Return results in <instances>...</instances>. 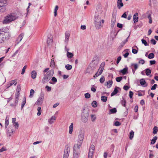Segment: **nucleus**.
Instances as JSON below:
<instances>
[{
  "label": "nucleus",
  "instance_id": "393cba45",
  "mask_svg": "<svg viewBox=\"0 0 158 158\" xmlns=\"http://www.w3.org/2000/svg\"><path fill=\"white\" fill-rule=\"evenodd\" d=\"M37 74V73L35 71H32L31 73V78L34 79H35L36 78Z\"/></svg>",
  "mask_w": 158,
  "mask_h": 158
},
{
  "label": "nucleus",
  "instance_id": "9b49d317",
  "mask_svg": "<svg viewBox=\"0 0 158 158\" xmlns=\"http://www.w3.org/2000/svg\"><path fill=\"white\" fill-rule=\"evenodd\" d=\"M105 64V62H103L101 63L100 65V67L98 71V72H99V73L100 74V75H101L102 73L103 70L104 68Z\"/></svg>",
  "mask_w": 158,
  "mask_h": 158
},
{
  "label": "nucleus",
  "instance_id": "5701e85b",
  "mask_svg": "<svg viewBox=\"0 0 158 158\" xmlns=\"http://www.w3.org/2000/svg\"><path fill=\"white\" fill-rule=\"evenodd\" d=\"M65 39L64 40L65 43L67 44L69 40L70 34L69 33H66L65 34Z\"/></svg>",
  "mask_w": 158,
  "mask_h": 158
},
{
  "label": "nucleus",
  "instance_id": "a878e982",
  "mask_svg": "<svg viewBox=\"0 0 158 158\" xmlns=\"http://www.w3.org/2000/svg\"><path fill=\"white\" fill-rule=\"evenodd\" d=\"M3 36V33H1L0 30V44L4 42L5 40Z\"/></svg>",
  "mask_w": 158,
  "mask_h": 158
},
{
  "label": "nucleus",
  "instance_id": "680f3d73",
  "mask_svg": "<svg viewBox=\"0 0 158 158\" xmlns=\"http://www.w3.org/2000/svg\"><path fill=\"white\" fill-rule=\"evenodd\" d=\"M16 90L18 92H19L20 91V90H21V86H20V85H18L17 86Z\"/></svg>",
  "mask_w": 158,
  "mask_h": 158
},
{
  "label": "nucleus",
  "instance_id": "4c0bfd02",
  "mask_svg": "<svg viewBox=\"0 0 158 158\" xmlns=\"http://www.w3.org/2000/svg\"><path fill=\"white\" fill-rule=\"evenodd\" d=\"M65 68L67 70H69L72 69V66L71 65L68 64L65 65Z\"/></svg>",
  "mask_w": 158,
  "mask_h": 158
},
{
  "label": "nucleus",
  "instance_id": "2f4dec72",
  "mask_svg": "<svg viewBox=\"0 0 158 158\" xmlns=\"http://www.w3.org/2000/svg\"><path fill=\"white\" fill-rule=\"evenodd\" d=\"M129 36V35L127 37V38L124 41H123L121 43L120 46L121 47H123L124 45V44H126V43L127 42L128 39V38Z\"/></svg>",
  "mask_w": 158,
  "mask_h": 158
},
{
  "label": "nucleus",
  "instance_id": "a18cd8bd",
  "mask_svg": "<svg viewBox=\"0 0 158 158\" xmlns=\"http://www.w3.org/2000/svg\"><path fill=\"white\" fill-rule=\"evenodd\" d=\"M154 57V55L153 53H150L148 55V57L149 59L153 58Z\"/></svg>",
  "mask_w": 158,
  "mask_h": 158
},
{
  "label": "nucleus",
  "instance_id": "c03bdc74",
  "mask_svg": "<svg viewBox=\"0 0 158 158\" xmlns=\"http://www.w3.org/2000/svg\"><path fill=\"white\" fill-rule=\"evenodd\" d=\"M38 113L37 115L38 116H40L41 113V109L40 107H38L37 108Z\"/></svg>",
  "mask_w": 158,
  "mask_h": 158
},
{
  "label": "nucleus",
  "instance_id": "b1692460",
  "mask_svg": "<svg viewBox=\"0 0 158 158\" xmlns=\"http://www.w3.org/2000/svg\"><path fill=\"white\" fill-rule=\"evenodd\" d=\"M113 82L112 80H109L106 82L105 85L106 86L107 88H110L113 83Z\"/></svg>",
  "mask_w": 158,
  "mask_h": 158
},
{
  "label": "nucleus",
  "instance_id": "4be33fe9",
  "mask_svg": "<svg viewBox=\"0 0 158 158\" xmlns=\"http://www.w3.org/2000/svg\"><path fill=\"white\" fill-rule=\"evenodd\" d=\"M119 89V88L115 86L114 91L111 93V96H113L114 95H115L116 94H117L118 92V89Z\"/></svg>",
  "mask_w": 158,
  "mask_h": 158
},
{
  "label": "nucleus",
  "instance_id": "bb28decb",
  "mask_svg": "<svg viewBox=\"0 0 158 158\" xmlns=\"http://www.w3.org/2000/svg\"><path fill=\"white\" fill-rule=\"evenodd\" d=\"M7 1L6 0H0V6H5L7 4Z\"/></svg>",
  "mask_w": 158,
  "mask_h": 158
},
{
  "label": "nucleus",
  "instance_id": "8fccbe9b",
  "mask_svg": "<svg viewBox=\"0 0 158 158\" xmlns=\"http://www.w3.org/2000/svg\"><path fill=\"white\" fill-rule=\"evenodd\" d=\"M90 116L91 118V120L92 122H94L96 119V117L95 115L91 114Z\"/></svg>",
  "mask_w": 158,
  "mask_h": 158
},
{
  "label": "nucleus",
  "instance_id": "864d4df0",
  "mask_svg": "<svg viewBox=\"0 0 158 158\" xmlns=\"http://www.w3.org/2000/svg\"><path fill=\"white\" fill-rule=\"evenodd\" d=\"M123 78L122 77H117L116 79V81L118 82H120L122 80Z\"/></svg>",
  "mask_w": 158,
  "mask_h": 158
},
{
  "label": "nucleus",
  "instance_id": "e433bc0d",
  "mask_svg": "<svg viewBox=\"0 0 158 158\" xmlns=\"http://www.w3.org/2000/svg\"><path fill=\"white\" fill-rule=\"evenodd\" d=\"M52 81L53 82V83L50 82V83L52 84L55 83L57 81L56 78L55 77H53L52 78Z\"/></svg>",
  "mask_w": 158,
  "mask_h": 158
},
{
  "label": "nucleus",
  "instance_id": "473e14b6",
  "mask_svg": "<svg viewBox=\"0 0 158 158\" xmlns=\"http://www.w3.org/2000/svg\"><path fill=\"white\" fill-rule=\"evenodd\" d=\"M153 133L154 134H156L158 131V127H157L156 126H155L153 129Z\"/></svg>",
  "mask_w": 158,
  "mask_h": 158
},
{
  "label": "nucleus",
  "instance_id": "1a4fd4ad",
  "mask_svg": "<svg viewBox=\"0 0 158 158\" xmlns=\"http://www.w3.org/2000/svg\"><path fill=\"white\" fill-rule=\"evenodd\" d=\"M88 114H85L82 115L81 120L84 123H86L88 119Z\"/></svg>",
  "mask_w": 158,
  "mask_h": 158
},
{
  "label": "nucleus",
  "instance_id": "a19ab883",
  "mask_svg": "<svg viewBox=\"0 0 158 158\" xmlns=\"http://www.w3.org/2000/svg\"><path fill=\"white\" fill-rule=\"evenodd\" d=\"M35 93L34 90L33 89H31L30 90V94L29 95V97L30 98H32L33 97V94Z\"/></svg>",
  "mask_w": 158,
  "mask_h": 158
},
{
  "label": "nucleus",
  "instance_id": "7ed1b4c3",
  "mask_svg": "<svg viewBox=\"0 0 158 158\" xmlns=\"http://www.w3.org/2000/svg\"><path fill=\"white\" fill-rule=\"evenodd\" d=\"M84 132L82 131H80L78 135V143L77 144V148L78 149L80 148V146L81 145L83 140L84 138Z\"/></svg>",
  "mask_w": 158,
  "mask_h": 158
},
{
  "label": "nucleus",
  "instance_id": "39448f33",
  "mask_svg": "<svg viewBox=\"0 0 158 158\" xmlns=\"http://www.w3.org/2000/svg\"><path fill=\"white\" fill-rule=\"evenodd\" d=\"M95 149V146L94 145H91L90 148L89 149V151L88 154V158H92V156Z\"/></svg>",
  "mask_w": 158,
  "mask_h": 158
},
{
  "label": "nucleus",
  "instance_id": "2eb2a0df",
  "mask_svg": "<svg viewBox=\"0 0 158 158\" xmlns=\"http://www.w3.org/2000/svg\"><path fill=\"white\" fill-rule=\"evenodd\" d=\"M47 43L48 46H51L53 43L52 37L50 35L47 39Z\"/></svg>",
  "mask_w": 158,
  "mask_h": 158
},
{
  "label": "nucleus",
  "instance_id": "6e6d98bb",
  "mask_svg": "<svg viewBox=\"0 0 158 158\" xmlns=\"http://www.w3.org/2000/svg\"><path fill=\"white\" fill-rule=\"evenodd\" d=\"M13 124L14 126L15 127V128L17 129L18 128L19 125L18 122H15Z\"/></svg>",
  "mask_w": 158,
  "mask_h": 158
},
{
  "label": "nucleus",
  "instance_id": "9d476101",
  "mask_svg": "<svg viewBox=\"0 0 158 158\" xmlns=\"http://www.w3.org/2000/svg\"><path fill=\"white\" fill-rule=\"evenodd\" d=\"M17 83V80H14L10 81L8 84L7 85V88H9L10 87L14 85H16Z\"/></svg>",
  "mask_w": 158,
  "mask_h": 158
},
{
  "label": "nucleus",
  "instance_id": "79ce46f5",
  "mask_svg": "<svg viewBox=\"0 0 158 158\" xmlns=\"http://www.w3.org/2000/svg\"><path fill=\"white\" fill-rule=\"evenodd\" d=\"M92 106L93 107H96L97 106V103L96 101H94L92 103Z\"/></svg>",
  "mask_w": 158,
  "mask_h": 158
},
{
  "label": "nucleus",
  "instance_id": "dca6fc26",
  "mask_svg": "<svg viewBox=\"0 0 158 158\" xmlns=\"http://www.w3.org/2000/svg\"><path fill=\"white\" fill-rule=\"evenodd\" d=\"M139 16L137 13H135L133 15L134 23H136L138 21Z\"/></svg>",
  "mask_w": 158,
  "mask_h": 158
},
{
  "label": "nucleus",
  "instance_id": "0e129e2a",
  "mask_svg": "<svg viewBox=\"0 0 158 158\" xmlns=\"http://www.w3.org/2000/svg\"><path fill=\"white\" fill-rule=\"evenodd\" d=\"M150 41H151V43L152 44H153V45H155L156 44V41L154 39H151V40Z\"/></svg>",
  "mask_w": 158,
  "mask_h": 158
},
{
  "label": "nucleus",
  "instance_id": "20e7f679",
  "mask_svg": "<svg viewBox=\"0 0 158 158\" xmlns=\"http://www.w3.org/2000/svg\"><path fill=\"white\" fill-rule=\"evenodd\" d=\"M95 22V25L96 29H99L102 27L104 20L102 19L100 21H97Z\"/></svg>",
  "mask_w": 158,
  "mask_h": 158
},
{
  "label": "nucleus",
  "instance_id": "f3484780",
  "mask_svg": "<svg viewBox=\"0 0 158 158\" xmlns=\"http://www.w3.org/2000/svg\"><path fill=\"white\" fill-rule=\"evenodd\" d=\"M116 16H113L112 17L111 19V27L113 28L114 26V24L116 22Z\"/></svg>",
  "mask_w": 158,
  "mask_h": 158
},
{
  "label": "nucleus",
  "instance_id": "6e6552de",
  "mask_svg": "<svg viewBox=\"0 0 158 158\" xmlns=\"http://www.w3.org/2000/svg\"><path fill=\"white\" fill-rule=\"evenodd\" d=\"M5 41L6 40H8L9 39L10 37V33L8 32H5L3 33V36Z\"/></svg>",
  "mask_w": 158,
  "mask_h": 158
},
{
  "label": "nucleus",
  "instance_id": "5fc2aeb1",
  "mask_svg": "<svg viewBox=\"0 0 158 158\" xmlns=\"http://www.w3.org/2000/svg\"><path fill=\"white\" fill-rule=\"evenodd\" d=\"M100 82L101 83H103L105 81V78L104 76H102L100 79Z\"/></svg>",
  "mask_w": 158,
  "mask_h": 158
},
{
  "label": "nucleus",
  "instance_id": "72a5a7b5",
  "mask_svg": "<svg viewBox=\"0 0 158 158\" xmlns=\"http://www.w3.org/2000/svg\"><path fill=\"white\" fill-rule=\"evenodd\" d=\"M146 74L147 76L149 75L151 73V70L149 69H147L145 70Z\"/></svg>",
  "mask_w": 158,
  "mask_h": 158
},
{
  "label": "nucleus",
  "instance_id": "7c9ffc66",
  "mask_svg": "<svg viewBox=\"0 0 158 158\" xmlns=\"http://www.w3.org/2000/svg\"><path fill=\"white\" fill-rule=\"evenodd\" d=\"M134 135V132L133 131H132L130 132L129 134V139L131 140L133 138Z\"/></svg>",
  "mask_w": 158,
  "mask_h": 158
},
{
  "label": "nucleus",
  "instance_id": "603ef678",
  "mask_svg": "<svg viewBox=\"0 0 158 158\" xmlns=\"http://www.w3.org/2000/svg\"><path fill=\"white\" fill-rule=\"evenodd\" d=\"M143 44L145 46L148 45V44H147V41L144 39H142L141 40Z\"/></svg>",
  "mask_w": 158,
  "mask_h": 158
},
{
  "label": "nucleus",
  "instance_id": "c9c22d12",
  "mask_svg": "<svg viewBox=\"0 0 158 158\" xmlns=\"http://www.w3.org/2000/svg\"><path fill=\"white\" fill-rule=\"evenodd\" d=\"M58 9V6H56L55 7L54 10V16L56 17L57 15V11Z\"/></svg>",
  "mask_w": 158,
  "mask_h": 158
},
{
  "label": "nucleus",
  "instance_id": "f03ea898",
  "mask_svg": "<svg viewBox=\"0 0 158 158\" xmlns=\"http://www.w3.org/2000/svg\"><path fill=\"white\" fill-rule=\"evenodd\" d=\"M54 73V70L51 69L47 72L46 74H44V76L42 80V83H44L48 82L53 75Z\"/></svg>",
  "mask_w": 158,
  "mask_h": 158
},
{
  "label": "nucleus",
  "instance_id": "e2e57ef3",
  "mask_svg": "<svg viewBox=\"0 0 158 158\" xmlns=\"http://www.w3.org/2000/svg\"><path fill=\"white\" fill-rule=\"evenodd\" d=\"M157 86V85L156 84H155L154 85L152 86L151 88V89L152 90H155L156 89V87Z\"/></svg>",
  "mask_w": 158,
  "mask_h": 158
},
{
  "label": "nucleus",
  "instance_id": "f257e3e1",
  "mask_svg": "<svg viewBox=\"0 0 158 158\" xmlns=\"http://www.w3.org/2000/svg\"><path fill=\"white\" fill-rule=\"evenodd\" d=\"M18 18V16L15 13H11L7 15L5 17L3 21V23L4 24H9Z\"/></svg>",
  "mask_w": 158,
  "mask_h": 158
},
{
  "label": "nucleus",
  "instance_id": "c85d7f7f",
  "mask_svg": "<svg viewBox=\"0 0 158 158\" xmlns=\"http://www.w3.org/2000/svg\"><path fill=\"white\" fill-rule=\"evenodd\" d=\"M128 70V68L127 67L123 69L120 70V72L123 73V75H124L126 74Z\"/></svg>",
  "mask_w": 158,
  "mask_h": 158
},
{
  "label": "nucleus",
  "instance_id": "f8f14e48",
  "mask_svg": "<svg viewBox=\"0 0 158 158\" xmlns=\"http://www.w3.org/2000/svg\"><path fill=\"white\" fill-rule=\"evenodd\" d=\"M24 34L23 33L20 34L19 35L16 41V42L17 44H18L21 41L24 36Z\"/></svg>",
  "mask_w": 158,
  "mask_h": 158
},
{
  "label": "nucleus",
  "instance_id": "49530a36",
  "mask_svg": "<svg viewBox=\"0 0 158 158\" xmlns=\"http://www.w3.org/2000/svg\"><path fill=\"white\" fill-rule=\"evenodd\" d=\"M6 8L5 6H0V11L3 12L5 11Z\"/></svg>",
  "mask_w": 158,
  "mask_h": 158
},
{
  "label": "nucleus",
  "instance_id": "58836bf2",
  "mask_svg": "<svg viewBox=\"0 0 158 158\" xmlns=\"http://www.w3.org/2000/svg\"><path fill=\"white\" fill-rule=\"evenodd\" d=\"M26 103V98H24V99H23V101L22 102V103L21 106V109L22 110L23 109Z\"/></svg>",
  "mask_w": 158,
  "mask_h": 158
},
{
  "label": "nucleus",
  "instance_id": "13d9d810",
  "mask_svg": "<svg viewBox=\"0 0 158 158\" xmlns=\"http://www.w3.org/2000/svg\"><path fill=\"white\" fill-rule=\"evenodd\" d=\"M45 88L47 89V91L48 92L51 91V87L48 85L46 86Z\"/></svg>",
  "mask_w": 158,
  "mask_h": 158
},
{
  "label": "nucleus",
  "instance_id": "69168bd1",
  "mask_svg": "<svg viewBox=\"0 0 158 158\" xmlns=\"http://www.w3.org/2000/svg\"><path fill=\"white\" fill-rule=\"evenodd\" d=\"M139 63L143 64L145 63V61L143 59H141L139 61Z\"/></svg>",
  "mask_w": 158,
  "mask_h": 158
},
{
  "label": "nucleus",
  "instance_id": "3c124183",
  "mask_svg": "<svg viewBox=\"0 0 158 158\" xmlns=\"http://www.w3.org/2000/svg\"><path fill=\"white\" fill-rule=\"evenodd\" d=\"M121 104L123 106L126 107V101L124 98H123V100H122L121 101Z\"/></svg>",
  "mask_w": 158,
  "mask_h": 158
},
{
  "label": "nucleus",
  "instance_id": "bf43d9fd",
  "mask_svg": "<svg viewBox=\"0 0 158 158\" xmlns=\"http://www.w3.org/2000/svg\"><path fill=\"white\" fill-rule=\"evenodd\" d=\"M85 97L86 98H89L90 97V95L89 94L87 93L85 94Z\"/></svg>",
  "mask_w": 158,
  "mask_h": 158
},
{
  "label": "nucleus",
  "instance_id": "ea45409f",
  "mask_svg": "<svg viewBox=\"0 0 158 158\" xmlns=\"http://www.w3.org/2000/svg\"><path fill=\"white\" fill-rule=\"evenodd\" d=\"M107 97L105 96H102L101 97V100L103 102H106L107 100Z\"/></svg>",
  "mask_w": 158,
  "mask_h": 158
},
{
  "label": "nucleus",
  "instance_id": "052dcab7",
  "mask_svg": "<svg viewBox=\"0 0 158 158\" xmlns=\"http://www.w3.org/2000/svg\"><path fill=\"white\" fill-rule=\"evenodd\" d=\"M114 125L116 126H118L121 125V123L118 121H116L114 123Z\"/></svg>",
  "mask_w": 158,
  "mask_h": 158
},
{
  "label": "nucleus",
  "instance_id": "6ab92c4d",
  "mask_svg": "<svg viewBox=\"0 0 158 158\" xmlns=\"http://www.w3.org/2000/svg\"><path fill=\"white\" fill-rule=\"evenodd\" d=\"M56 120V117L55 116H52L51 118L49 119L48 120V122L49 123L51 124H52Z\"/></svg>",
  "mask_w": 158,
  "mask_h": 158
},
{
  "label": "nucleus",
  "instance_id": "4d7b16f0",
  "mask_svg": "<svg viewBox=\"0 0 158 158\" xmlns=\"http://www.w3.org/2000/svg\"><path fill=\"white\" fill-rule=\"evenodd\" d=\"M55 65V62L53 60H51L50 62V66L51 67H54Z\"/></svg>",
  "mask_w": 158,
  "mask_h": 158
},
{
  "label": "nucleus",
  "instance_id": "37998d69",
  "mask_svg": "<svg viewBox=\"0 0 158 158\" xmlns=\"http://www.w3.org/2000/svg\"><path fill=\"white\" fill-rule=\"evenodd\" d=\"M110 114L111 113H115L116 112L117 110L116 108H114L110 110Z\"/></svg>",
  "mask_w": 158,
  "mask_h": 158
},
{
  "label": "nucleus",
  "instance_id": "cd10ccee",
  "mask_svg": "<svg viewBox=\"0 0 158 158\" xmlns=\"http://www.w3.org/2000/svg\"><path fill=\"white\" fill-rule=\"evenodd\" d=\"M73 123H72L69 127V134H71L73 132Z\"/></svg>",
  "mask_w": 158,
  "mask_h": 158
},
{
  "label": "nucleus",
  "instance_id": "aec40b11",
  "mask_svg": "<svg viewBox=\"0 0 158 158\" xmlns=\"http://www.w3.org/2000/svg\"><path fill=\"white\" fill-rule=\"evenodd\" d=\"M140 85L144 87L147 86V84L146 83L144 79H142L140 80Z\"/></svg>",
  "mask_w": 158,
  "mask_h": 158
},
{
  "label": "nucleus",
  "instance_id": "423d86ee",
  "mask_svg": "<svg viewBox=\"0 0 158 158\" xmlns=\"http://www.w3.org/2000/svg\"><path fill=\"white\" fill-rule=\"evenodd\" d=\"M101 11L99 13L98 11H97L95 15L94 16V22H97V21H99L101 20Z\"/></svg>",
  "mask_w": 158,
  "mask_h": 158
},
{
  "label": "nucleus",
  "instance_id": "338daca9",
  "mask_svg": "<svg viewBox=\"0 0 158 158\" xmlns=\"http://www.w3.org/2000/svg\"><path fill=\"white\" fill-rule=\"evenodd\" d=\"M133 95V93L131 91H130L129 97H130V98H131L132 97Z\"/></svg>",
  "mask_w": 158,
  "mask_h": 158
},
{
  "label": "nucleus",
  "instance_id": "c756f323",
  "mask_svg": "<svg viewBox=\"0 0 158 158\" xmlns=\"http://www.w3.org/2000/svg\"><path fill=\"white\" fill-rule=\"evenodd\" d=\"M157 137L156 136H155L153 138V139L151 140V143L152 144H153L156 143V140L157 139Z\"/></svg>",
  "mask_w": 158,
  "mask_h": 158
},
{
  "label": "nucleus",
  "instance_id": "4468645a",
  "mask_svg": "<svg viewBox=\"0 0 158 158\" xmlns=\"http://www.w3.org/2000/svg\"><path fill=\"white\" fill-rule=\"evenodd\" d=\"M152 13V12L151 10L148 11L146 13V14L148 15V17L149 19V23L150 24L152 23V22L151 17Z\"/></svg>",
  "mask_w": 158,
  "mask_h": 158
},
{
  "label": "nucleus",
  "instance_id": "f704fd0d",
  "mask_svg": "<svg viewBox=\"0 0 158 158\" xmlns=\"http://www.w3.org/2000/svg\"><path fill=\"white\" fill-rule=\"evenodd\" d=\"M67 56L68 58H71L73 57V55L72 53L67 52Z\"/></svg>",
  "mask_w": 158,
  "mask_h": 158
},
{
  "label": "nucleus",
  "instance_id": "0eeeda50",
  "mask_svg": "<svg viewBox=\"0 0 158 158\" xmlns=\"http://www.w3.org/2000/svg\"><path fill=\"white\" fill-rule=\"evenodd\" d=\"M70 150V148L68 147L66 148L64 150L63 158H68Z\"/></svg>",
  "mask_w": 158,
  "mask_h": 158
},
{
  "label": "nucleus",
  "instance_id": "de8ad7c7",
  "mask_svg": "<svg viewBox=\"0 0 158 158\" xmlns=\"http://www.w3.org/2000/svg\"><path fill=\"white\" fill-rule=\"evenodd\" d=\"M9 118L7 117H6L5 119V127L6 128L7 127V126L9 125Z\"/></svg>",
  "mask_w": 158,
  "mask_h": 158
},
{
  "label": "nucleus",
  "instance_id": "ddd939ff",
  "mask_svg": "<svg viewBox=\"0 0 158 158\" xmlns=\"http://www.w3.org/2000/svg\"><path fill=\"white\" fill-rule=\"evenodd\" d=\"M44 98V95L43 94H42L40 95V97L38 99L37 101L36 102V103L37 105H40L42 103L43 100Z\"/></svg>",
  "mask_w": 158,
  "mask_h": 158
},
{
  "label": "nucleus",
  "instance_id": "774afa93",
  "mask_svg": "<svg viewBox=\"0 0 158 158\" xmlns=\"http://www.w3.org/2000/svg\"><path fill=\"white\" fill-rule=\"evenodd\" d=\"M138 52V50L135 49H133L132 50V52L134 54H136Z\"/></svg>",
  "mask_w": 158,
  "mask_h": 158
},
{
  "label": "nucleus",
  "instance_id": "a211bd4d",
  "mask_svg": "<svg viewBox=\"0 0 158 158\" xmlns=\"http://www.w3.org/2000/svg\"><path fill=\"white\" fill-rule=\"evenodd\" d=\"M117 5L118 8L120 9L123 6V4L122 2V0H118L117 2Z\"/></svg>",
  "mask_w": 158,
  "mask_h": 158
},
{
  "label": "nucleus",
  "instance_id": "09e8293b",
  "mask_svg": "<svg viewBox=\"0 0 158 158\" xmlns=\"http://www.w3.org/2000/svg\"><path fill=\"white\" fill-rule=\"evenodd\" d=\"M131 66H133L134 67V69H135V70H136L138 68V65L137 64L132 63L131 64Z\"/></svg>",
  "mask_w": 158,
  "mask_h": 158
},
{
  "label": "nucleus",
  "instance_id": "412c9836",
  "mask_svg": "<svg viewBox=\"0 0 158 158\" xmlns=\"http://www.w3.org/2000/svg\"><path fill=\"white\" fill-rule=\"evenodd\" d=\"M94 70V69H92L91 66H89L86 70V73L89 74H92Z\"/></svg>",
  "mask_w": 158,
  "mask_h": 158
}]
</instances>
